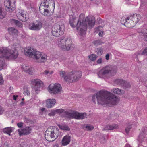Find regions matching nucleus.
Here are the masks:
<instances>
[{"label": "nucleus", "instance_id": "f257e3e1", "mask_svg": "<svg viewBox=\"0 0 147 147\" xmlns=\"http://www.w3.org/2000/svg\"><path fill=\"white\" fill-rule=\"evenodd\" d=\"M69 22L72 27H74L77 26L79 34L83 36L86 34L87 27L91 28L94 26L95 20L94 18L87 17L85 18L84 14H81L79 19L73 17H71Z\"/></svg>", "mask_w": 147, "mask_h": 147}, {"label": "nucleus", "instance_id": "f03ea898", "mask_svg": "<svg viewBox=\"0 0 147 147\" xmlns=\"http://www.w3.org/2000/svg\"><path fill=\"white\" fill-rule=\"evenodd\" d=\"M96 98L98 104L110 107L116 105L119 101L115 95L105 91H100L92 96V100L94 103H95Z\"/></svg>", "mask_w": 147, "mask_h": 147}, {"label": "nucleus", "instance_id": "7ed1b4c3", "mask_svg": "<svg viewBox=\"0 0 147 147\" xmlns=\"http://www.w3.org/2000/svg\"><path fill=\"white\" fill-rule=\"evenodd\" d=\"M0 49L4 50L0 52V70H1L3 69L5 64L3 58L7 59H15L17 57L18 54V51L15 49L11 50L8 48L3 47H0Z\"/></svg>", "mask_w": 147, "mask_h": 147}, {"label": "nucleus", "instance_id": "20e7f679", "mask_svg": "<svg viewBox=\"0 0 147 147\" xmlns=\"http://www.w3.org/2000/svg\"><path fill=\"white\" fill-rule=\"evenodd\" d=\"M82 73L80 71H72L67 75L65 71L59 72L60 76L64 78V80L68 83L74 82L78 81L81 77Z\"/></svg>", "mask_w": 147, "mask_h": 147}, {"label": "nucleus", "instance_id": "39448f33", "mask_svg": "<svg viewBox=\"0 0 147 147\" xmlns=\"http://www.w3.org/2000/svg\"><path fill=\"white\" fill-rule=\"evenodd\" d=\"M59 135V131L57 128H49L45 132V137L46 140L49 142L54 141Z\"/></svg>", "mask_w": 147, "mask_h": 147}, {"label": "nucleus", "instance_id": "423d86ee", "mask_svg": "<svg viewBox=\"0 0 147 147\" xmlns=\"http://www.w3.org/2000/svg\"><path fill=\"white\" fill-rule=\"evenodd\" d=\"M117 69V67L115 66H106L102 68L98 72V75L99 78H101L107 74L113 76L116 74Z\"/></svg>", "mask_w": 147, "mask_h": 147}, {"label": "nucleus", "instance_id": "0eeeda50", "mask_svg": "<svg viewBox=\"0 0 147 147\" xmlns=\"http://www.w3.org/2000/svg\"><path fill=\"white\" fill-rule=\"evenodd\" d=\"M66 116L67 118H74L76 119H83L86 117V113H79L74 111L72 112H65Z\"/></svg>", "mask_w": 147, "mask_h": 147}, {"label": "nucleus", "instance_id": "6e6552de", "mask_svg": "<svg viewBox=\"0 0 147 147\" xmlns=\"http://www.w3.org/2000/svg\"><path fill=\"white\" fill-rule=\"evenodd\" d=\"M48 89L50 93L56 94L60 93L62 90V88L60 84L56 83L53 85H50L48 87Z\"/></svg>", "mask_w": 147, "mask_h": 147}, {"label": "nucleus", "instance_id": "1a4fd4ad", "mask_svg": "<svg viewBox=\"0 0 147 147\" xmlns=\"http://www.w3.org/2000/svg\"><path fill=\"white\" fill-rule=\"evenodd\" d=\"M47 56L46 55L43 53L38 51L36 53L34 58L36 60L37 62L41 63L46 62L47 60Z\"/></svg>", "mask_w": 147, "mask_h": 147}, {"label": "nucleus", "instance_id": "9d476101", "mask_svg": "<svg viewBox=\"0 0 147 147\" xmlns=\"http://www.w3.org/2000/svg\"><path fill=\"white\" fill-rule=\"evenodd\" d=\"M42 26V22L38 21L30 23L28 25V28L31 30L38 31L41 29Z\"/></svg>", "mask_w": 147, "mask_h": 147}, {"label": "nucleus", "instance_id": "9b49d317", "mask_svg": "<svg viewBox=\"0 0 147 147\" xmlns=\"http://www.w3.org/2000/svg\"><path fill=\"white\" fill-rule=\"evenodd\" d=\"M130 17V16H129L126 18H122L121 20V23L128 28L134 27L136 25H133V21L131 19Z\"/></svg>", "mask_w": 147, "mask_h": 147}, {"label": "nucleus", "instance_id": "f8f14e48", "mask_svg": "<svg viewBox=\"0 0 147 147\" xmlns=\"http://www.w3.org/2000/svg\"><path fill=\"white\" fill-rule=\"evenodd\" d=\"M37 51H38L34 50L33 48L29 47L24 50V53L26 55L33 58H34Z\"/></svg>", "mask_w": 147, "mask_h": 147}, {"label": "nucleus", "instance_id": "ddd939ff", "mask_svg": "<svg viewBox=\"0 0 147 147\" xmlns=\"http://www.w3.org/2000/svg\"><path fill=\"white\" fill-rule=\"evenodd\" d=\"M11 0H5L4 5L5 9L7 11L12 12L15 9L14 7L11 5Z\"/></svg>", "mask_w": 147, "mask_h": 147}, {"label": "nucleus", "instance_id": "4468645a", "mask_svg": "<svg viewBox=\"0 0 147 147\" xmlns=\"http://www.w3.org/2000/svg\"><path fill=\"white\" fill-rule=\"evenodd\" d=\"M147 139V128H145L140 134L138 140L140 143L145 141Z\"/></svg>", "mask_w": 147, "mask_h": 147}, {"label": "nucleus", "instance_id": "2eb2a0df", "mask_svg": "<svg viewBox=\"0 0 147 147\" xmlns=\"http://www.w3.org/2000/svg\"><path fill=\"white\" fill-rule=\"evenodd\" d=\"M32 129V127L30 126V127H27L23 129H19L18 131L19 132V134L20 136L22 135H27L31 133V131Z\"/></svg>", "mask_w": 147, "mask_h": 147}, {"label": "nucleus", "instance_id": "dca6fc26", "mask_svg": "<svg viewBox=\"0 0 147 147\" xmlns=\"http://www.w3.org/2000/svg\"><path fill=\"white\" fill-rule=\"evenodd\" d=\"M53 26L55 27V28L56 29L61 35L63 34L65 30V27L64 24H60V23L59 22L57 24H54Z\"/></svg>", "mask_w": 147, "mask_h": 147}, {"label": "nucleus", "instance_id": "f3484780", "mask_svg": "<svg viewBox=\"0 0 147 147\" xmlns=\"http://www.w3.org/2000/svg\"><path fill=\"white\" fill-rule=\"evenodd\" d=\"M68 38L65 37H63L59 39L58 41V45L59 47L63 50L64 47H65V44L66 42H67V44L69 42L67 40Z\"/></svg>", "mask_w": 147, "mask_h": 147}, {"label": "nucleus", "instance_id": "a211bd4d", "mask_svg": "<svg viewBox=\"0 0 147 147\" xmlns=\"http://www.w3.org/2000/svg\"><path fill=\"white\" fill-rule=\"evenodd\" d=\"M33 82L35 84V86L33 87V89L36 93L40 91V88L43 84L42 82L39 79L34 80Z\"/></svg>", "mask_w": 147, "mask_h": 147}, {"label": "nucleus", "instance_id": "6ab92c4d", "mask_svg": "<svg viewBox=\"0 0 147 147\" xmlns=\"http://www.w3.org/2000/svg\"><path fill=\"white\" fill-rule=\"evenodd\" d=\"M25 12L24 11H21L18 14V18L22 22H25L28 19V17L26 16Z\"/></svg>", "mask_w": 147, "mask_h": 147}, {"label": "nucleus", "instance_id": "aec40b11", "mask_svg": "<svg viewBox=\"0 0 147 147\" xmlns=\"http://www.w3.org/2000/svg\"><path fill=\"white\" fill-rule=\"evenodd\" d=\"M130 16L131 19L133 21V25H136L141 18V16L139 14H133Z\"/></svg>", "mask_w": 147, "mask_h": 147}, {"label": "nucleus", "instance_id": "412c9836", "mask_svg": "<svg viewBox=\"0 0 147 147\" xmlns=\"http://www.w3.org/2000/svg\"><path fill=\"white\" fill-rule=\"evenodd\" d=\"M71 137L69 135L65 136L61 142L62 145L64 146L69 144L71 141Z\"/></svg>", "mask_w": 147, "mask_h": 147}, {"label": "nucleus", "instance_id": "4be33fe9", "mask_svg": "<svg viewBox=\"0 0 147 147\" xmlns=\"http://www.w3.org/2000/svg\"><path fill=\"white\" fill-rule=\"evenodd\" d=\"M56 103L55 99H48L46 100V107L48 108L53 107Z\"/></svg>", "mask_w": 147, "mask_h": 147}, {"label": "nucleus", "instance_id": "5701e85b", "mask_svg": "<svg viewBox=\"0 0 147 147\" xmlns=\"http://www.w3.org/2000/svg\"><path fill=\"white\" fill-rule=\"evenodd\" d=\"M138 32L140 35L141 36V38L147 41V30H140L138 31Z\"/></svg>", "mask_w": 147, "mask_h": 147}, {"label": "nucleus", "instance_id": "b1692460", "mask_svg": "<svg viewBox=\"0 0 147 147\" xmlns=\"http://www.w3.org/2000/svg\"><path fill=\"white\" fill-rule=\"evenodd\" d=\"M111 91L114 93L119 95L123 94L124 93V91L123 90L119 89L117 88L112 89Z\"/></svg>", "mask_w": 147, "mask_h": 147}, {"label": "nucleus", "instance_id": "393cba45", "mask_svg": "<svg viewBox=\"0 0 147 147\" xmlns=\"http://www.w3.org/2000/svg\"><path fill=\"white\" fill-rule=\"evenodd\" d=\"M55 28V27L54 26H53L52 27L51 31L52 34L53 36L56 37H59L61 35Z\"/></svg>", "mask_w": 147, "mask_h": 147}, {"label": "nucleus", "instance_id": "a878e982", "mask_svg": "<svg viewBox=\"0 0 147 147\" xmlns=\"http://www.w3.org/2000/svg\"><path fill=\"white\" fill-rule=\"evenodd\" d=\"M67 41H68L69 42L67 44V42H66V43H65V47H64L63 49V50H69L71 49V41L68 39V38H67Z\"/></svg>", "mask_w": 147, "mask_h": 147}, {"label": "nucleus", "instance_id": "bb28decb", "mask_svg": "<svg viewBox=\"0 0 147 147\" xmlns=\"http://www.w3.org/2000/svg\"><path fill=\"white\" fill-rule=\"evenodd\" d=\"M10 21L11 23L12 24H14L19 27H22V23L18 20L12 19H11Z\"/></svg>", "mask_w": 147, "mask_h": 147}, {"label": "nucleus", "instance_id": "cd10ccee", "mask_svg": "<svg viewBox=\"0 0 147 147\" xmlns=\"http://www.w3.org/2000/svg\"><path fill=\"white\" fill-rule=\"evenodd\" d=\"M13 128L11 127H6L3 129V131L4 133H6L9 135L10 136V133L13 131Z\"/></svg>", "mask_w": 147, "mask_h": 147}, {"label": "nucleus", "instance_id": "c85d7f7f", "mask_svg": "<svg viewBox=\"0 0 147 147\" xmlns=\"http://www.w3.org/2000/svg\"><path fill=\"white\" fill-rule=\"evenodd\" d=\"M6 14V13L4 11V9L0 5V18H4Z\"/></svg>", "mask_w": 147, "mask_h": 147}, {"label": "nucleus", "instance_id": "c756f323", "mask_svg": "<svg viewBox=\"0 0 147 147\" xmlns=\"http://www.w3.org/2000/svg\"><path fill=\"white\" fill-rule=\"evenodd\" d=\"M50 6H51L53 9L55 7V2L54 0H46L44 2L43 4H47Z\"/></svg>", "mask_w": 147, "mask_h": 147}, {"label": "nucleus", "instance_id": "7c9ffc66", "mask_svg": "<svg viewBox=\"0 0 147 147\" xmlns=\"http://www.w3.org/2000/svg\"><path fill=\"white\" fill-rule=\"evenodd\" d=\"M125 81L121 79H118L115 80V82L117 85L123 86Z\"/></svg>", "mask_w": 147, "mask_h": 147}, {"label": "nucleus", "instance_id": "2f4dec72", "mask_svg": "<svg viewBox=\"0 0 147 147\" xmlns=\"http://www.w3.org/2000/svg\"><path fill=\"white\" fill-rule=\"evenodd\" d=\"M118 127L117 125L115 124L107 126V129L108 130H111L117 129Z\"/></svg>", "mask_w": 147, "mask_h": 147}, {"label": "nucleus", "instance_id": "473e14b6", "mask_svg": "<svg viewBox=\"0 0 147 147\" xmlns=\"http://www.w3.org/2000/svg\"><path fill=\"white\" fill-rule=\"evenodd\" d=\"M58 126L60 129L63 130L69 131L70 130V128L66 125H61L60 124L58 125Z\"/></svg>", "mask_w": 147, "mask_h": 147}, {"label": "nucleus", "instance_id": "72a5a7b5", "mask_svg": "<svg viewBox=\"0 0 147 147\" xmlns=\"http://www.w3.org/2000/svg\"><path fill=\"white\" fill-rule=\"evenodd\" d=\"M8 30L10 34H16L18 32V31L16 29L13 27H11L8 28Z\"/></svg>", "mask_w": 147, "mask_h": 147}, {"label": "nucleus", "instance_id": "f704fd0d", "mask_svg": "<svg viewBox=\"0 0 147 147\" xmlns=\"http://www.w3.org/2000/svg\"><path fill=\"white\" fill-rule=\"evenodd\" d=\"M89 59L92 61H95L97 58V56L94 54H92L88 56Z\"/></svg>", "mask_w": 147, "mask_h": 147}, {"label": "nucleus", "instance_id": "c9c22d12", "mask_svg": "<svg viewBox=\"0 0 147 147\" xmlns=\"http://www.w3.org/2000/svg\"><path fill=\"white\" fill-rule=\"evenodd\" d=\"M93 43L95 46H98L103 43L101 40L99 39L94 41Z\"/></svg>", "mask_w": 147, "mask_h": 147}, {"label": "nucleus", "instance_id": "e433bc0d", "mask_svg": "<svg viewBox=\"0 0 147 147\" xmlns=\"http://www.w3.org/2000/svg\"><path fill=\"white\" fill-rule=\"evenodd\" d=\"M96 51L98 55H101L103 53V49L102 47H99L96 49Z\"/></svg>", "mask_w": 147, "mask_h": 147}, {"label": "nucleus", "instance_id": "4c0bfd02", "mask_svg": "<svg viewBox=\"0 0 147 147\" xmlns=\"http://www.w3.org/2000/svg\"><path fill=\"white\" fill-rule=\"evenodd\" d=\"M34 70V68L32 67H29L28 71H26V73L30 74H32L33 73V71Z\"/></svg>", "mask_w": 147, "mask_h": 147}, {"label": "nucleus", "instance_id": "58836bf2", "mask_svg": "<svg viewBox=\"0 0 147 147\" xmlns=\"http://www.w3.org/2000/svg\"><path fill=\"white\" fill-rule=\"evenodd\" d=\"M123 86L127 88H129L131 86V85L129 82L127 81H125L123 84Z\"/></svg>", "mask_w": 147, "mask_h": 147}, {"label": "nucleus", "instance_id": "ea45409f", "mask_svg": "<svg viewBox=\"0 0 147 147\" xmlns=\"http://www.w3.org/2000/svg\"><path fill=\"white\" fill-rule=\"evenodd\" d=\"M44 15L45 16H48L50 15V12L48 9H44Z\"/></svg>", "mask_w": 147, "mask_h": 147}, {"label": "nucleus", "instance_id": "a19ab883", "mask_svg": "<svg viewBox=\"0 0 147 147\" xmlns=\"http://www.w3.org/2000/svg\"><path fill=\"white\" fill-rule=\"evenodd\" d=\"M28 66H27L25 65H23L22 67V68L23 70L25 72H26L28 71V69L29 68Z\"/></svg>", "mask_w": 147, "mask_h": 147}, {"label": "nucleus", "instance_id": "79ce46f5", "mask_svg": "<svg viewBox=\"0 0 147 147\" xmlns=\"http://www.w3.org/2000/svg\"><path fill=\"white\" fill-rule=\"evenodd\" d=\"M56 113L55 110H53L51 111L48 114L49 116H54L56 114Z\"/></svg>", "mask_w": 147, "mask_h": 147}, {"label": "nucleus", "instance_id": "37998d69", "mask_svg": "<svg viewBox=\"0 0 147 147\" xmlns=\"http://www.w3.org/2000/svg\"><path fill=\"white\" fill-rule=\"evenodd\" d=\"M56 114H60L63 112L64 110L62 109H59L55 110Z\"/></svg>", "mask_w": 147, "mask_h": 147}, {"label": "nucleus", "instance_id": "c03bdc74", "mask_svg": "<svg viewBox=\"0 0 147 147\" xmlns=\"http://www.w3.org/2000/svg\"><path fill=\"white\" fill-rule=\"evenodd\" d=\"M100 140L102 143H104L105 142L106 140L104 136L103 135H102L100 138Z\"/></svg>", "mask_w": 147, "mask_h": 147}, {"label": "nucleus", "instance_id": "a18cd8bd", "mask_svg": "<svg viewBox=\"0 0 147 147\" xmlns=\"http://www.w3.org/2000/svg\"><path fill=\"white\" fill-rule=\"evenodd\" d=\"M87 130H91L94 129V127L92 126H87L86 127Z\"/></svg>", "mask_w": 147, "mask_h": 147}, {"label": "nucleus", "instance_id": "49530a36", "mask_svg": "<svg viewBox=\"0 0 147 147\" xmlns=\"http://www.w3.org/2000/svg\"><path fill=\"white\" fill-rule=\"evenodd\" d=\"M131 127L130 126L127 127L125 129V131L127 134H128L130 130L131 129Z\"/></svg>", "mask_w": 147, "mask_h": 147}, {"label": "nucleus", "instance_id": "de8ad7c7", "mask_svg": "<svg viewBox=\"0 0 147 147\" xmlns=\"http://www.w3.org/2000/svg\"><path fill=\"white\" fill-rule=\"evenodd\" d=\"M4 82V80L1 74H0V84H2Z\"/></svg>", "mask_w": 147, "mask_h": 147}, {"label": "nucleus", "instance_id": "09e8293b", "mask_svg": "<svg viewBox=\"0 0 147 147\" xmlns=\"http://www.w3.org/2000/svg\"><path fill=\"white\" fill-rule=\"evenodd\" d=\"M142 54L146 55H147V47L143 50Z\"/></svg>", "mask_w": 147, "mask_h": 147}, {"label": "nucleus", "instance_id": "8fccbe9b", "mask_svg": "<svg viewBox=\"0 0 147 147\" xmlns=\"http://www.w3.org/2000/svg\"><path fill=\"white\" fill-rule=\"evenodd\" d=\"M4 109L0 106V115L2 114L4 111Z\"/></svg>", "mask_w": 147, "mask_h": 147}, {"label": "nucleus", "instance_id": "3c124183", "mask_svg": "<svg viewBox=\"0 0 147 147\" xmlns=\"http://www.w3.org/2000/svg\"><path fill=\"white\" fill-rule=\"evenodd\" d=\"M102 59L101 58H100L99 59H98L96 62L97 64H99L101 63H102Z\"/></svg>", "mask_w": 147, "mask_h": 147}, {"label": "nucleus", "instance_id": "603ef678", "mask_svg": "<svg viewBox=\"0 0 147 147\" xmlns=\"http://www.w3.org/2000/svg\"><path fill=\"white\" fill-rule=\"evenodd\" d=\"M17 125L19 127L21 128L23 127V123L22 122H20V123H18L17 124Z\"/></svg>", "mask_w": 147, "mask_h": 147}, {"label": "nucleus", "instance_id": "864d4df0", "mask_svg": "<svg viewBox=\"0 0 147 147\" xmlns=\"http://www.w3.org/2000/svg\"><path fill=\"white\" fill-rule=\"evenodd\" d=\"M24 93L25 95H28L30 94V93L29 91L28 90H26L24 91Z\"/></svg>", "mask_w": 147, "mask_h": 147}, {"label": "nucleus", "instance_id": "5fc2aeb1", "mask_svg": "<svg viewBox=\"0 0 147 147\" xmlns=\"http://www.w3.org/2000/svg\"><path fill=\"white\" fill-rule=\"evenodd\" d=\"M109 54H107L105 56V59L107 60H108L109 59Z\"/></svg>", "mask_w": 147, "mask_h": 147}, {"label": "nucleus", "instance_id": "6e6d98bb", "mask_svg": "<svg viewBox=\"0 0 147 147\" xmlns=\"http://www.w3.org/2000/svg\"><path fill=\"white\" fill-rule=\"evenodd\" d=\"M103 32H100L99 33V35L100 36H102Z\"/></svg>", "mask_w": 147, "mask_h": 147}, {"label": "nucleus", "instance_id": "4d7b16f0", "mask_svg": "<svg viewBox=\"0 0 147 147\" xmlns=\"http://www.w3.org/2000/svg\"><path fill=\"white\" fill-rule=\"evenodd\" d=\"M49 73V71L48 70H45L44 71V74H45V75H47Z\"/></svg>", "mask_w": 147, "mask_h": 147}, {"label": "nucleus", "instance_id": "13d9d810", "mask_svg": "<svg viewBox=\"0 0 147 147\" xmlns=\"http://www.w3.org/2000/svg\"><path fill=\"white\" fill-rule=\"evenodd\" d=\"M18 97V95H17V96L13 95V100H16V98Z\"/></svg>", "mask_w": 147, "mask_h": 147}, {"label": "nucleus", "instance_id": "bf43d9fd", "mask_svg": "<svg viewBox=\"0 0 147 147\" xmlns=\"http://www.w3.org/2000/svg\"><path fill=\"white\" fill-rule=\"evenodd\" d=\"M102 28V27L101 26H99L96 28V30L97 31H99L100 30V29Z\"/></svg>", "mask_w": 147, "mask_h": 147}, {"label": "nucleus", "instance_id": "052dcab7", "mask_svg": "<svg viewBox=\"0 0 147 147\" xmlns=\"http://www.w3.org/2000/svg\"><path fill=\"white\" fill-rule=\"evenodd\" d=\"M44 4V6L45 8H48L49 6L48 5V4H47V5L46 4Z\"/></svg>", "mask_w": 147, "mask_h": 147}, {"label": "nucleus", "instance_id": "680f3d73", "mask_svg": "<svg viewBox=\"0 0 147 147\" xmlns=\"http://www.w3.org/2000/svg\"><path fill=\"white\" fill-rule=\"evenodd\" d=\"M125 147H131V146L129 144H127Z\"/></svg>", "mask_w": 147, "mask_h": 147}, {"label": "nucleus", "instance_id": "e2e57ef3", "mask_svg": "<svg viewBox=\"0 0 147 147\" xmlns=\"http://www.w3.org/2000/svg\"><path fill=\"white\" fill-rule=\"evenodd\" d=\"M45 108H42L41 109V110L43 112L45 110Z\"/></svg>", "mask_w": 147, "mask_h": 147}, {"label": "nucleus", "instance_id": "0e129e2a", "mask_svg": "<svg viewBox=\"0 0 147 147\" xmlns=\"http://www.w3.org/2000/svg\"><path fill=\"white\" fill-rule=\"evenodd\" d=\"M53 71H51V72H50L49 74H53Z\"/></svg>", "mask_w": 147, "mask_h": 147}, {"label": "nucleus", "instance_id": "69168bd1", "mask_svg": "<svg viewBox=\"0 0 147 147\" xmlns=\"http://www.w3.org/2000/svg\"><path fill=\"white\" fill-rule=\"evenodd\" d=\"M1 51H2V49H0V52Z\"/></svg>", "mask_w": 147, "mask_h": 147}, {"label": "nucleus", "instance_id": "338daca9", "mask_svg": "<svg viewBox=\"0 0 147 147\" xmlns=\"http://www.w3.org/2000/svg\"><path fill=\"white\" fill-rule=\"evenodd\" d=\"M24 100V98H22V100Z\"/></svg>", "mask_w": 147, "mask_h": 147}, {"label": "nucleus", "instance_id": "774afa93", "mask_svg": "<svg viewBox=\"0 0 147 147\" xmlns=\"http://www.w3.org/2000/svg\"><path fill=\"white\" fill-rule=\"evenodd\" d=\"M55 147H58V146H55Z\"/></svg>", "mask_w": 147, "mask_h": 147}]
</instances>
